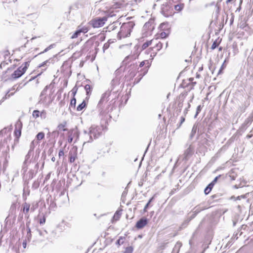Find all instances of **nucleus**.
<instances>
[{
  "mask_svg": "<svg viewBox=\"0 0 253 253\" xmlns=\"http://www.w3.org/2000/svg\"><path fill=\"white\" fill-rule=\"evenodd\" d=\"M53 44H51L50 45H49V46H48L47 48H46L41 53H44V52H45L46 51H47L48 50H49L50 49H51V47H52L53 46Z\"/></svg>",
  "mask_w": 253,
  "mask_h": 253,
  "instance_id": "nucleus-42",
  "label": "nucleus"
},
{
  "mask_svg": "<svg viewBox=\"0 0 253 253\" xmlns=\"http://www.w3.org/2000/svg\"><path fill=\"white\" fill-rule=\"evenodd\" d=\"M134 25L135 24L132 21L123 23L121 27L119 34L123 38L129 36Z\"/></svg>",
  "mask_w": 253,
  "mask_h": 253,
  "instance_id": "nucleus-1",
  "label": "nucleus"
},
{
  "mask_svg": "<svg viewBox=\"0 0 253 253\" xmlns=\"http://www.w3.org/2000/svg\"><path fill=\"white\" fill-rule=\"evenodd\" d=\"M75 159H76V157L75 156H70V163H73L74 162V161H75Z\"/></svg>",
  "mask_w": 253,
  "mask_h": 253,
  "instance_id": "nucleus-45",
  "label": "nucleus"
},
{
  "mask_svg": "<svg viewBox=\"0 0 253 253\" xmlns=\"http://www.w3.org/2000/svg\"><path fill=\"white\" fill-rule=\"evenodd\" d=\"M146 62H147V64H149V61L148 60L143 61L140 62V63L139 64V67H143L145 64V63Z\"/></svg>",
  "mask_w": 253,
  "mask_h": 253,
  "instance_id": "nucleus-44",
  "label": "nucleus"
},
{
  "mask_svg": "<svg viewBox=\"0 0 253 253\" xmlns=\"http://www.w3.org/2000/svg\"><path fill=\"white\" fill-rule=\"evenodd\" d=\"M45 218L43 217L42 219H40V223L41 224H42L43 223H44L45 222Z\"/></svg>",
  "mask_w": 253,
  "mask_h": 253,
  "instance_id": "nucleus-54",
  "label": "nucleus"
},
{
  "mask_svg": "<svg viewBox=\"0 0 253 253\" xmlns=\"http://www.w3.org/2000/svg\"><path fill=\"white\" fill-rule=\"evenodd\" d=\"M106 21L107 18L103 17L92 19L89 22V23L93 28H96L102 27Z\"/></svg>",
  "mask_w": 253,
  "mask_h": 253,
  "instance_id": "nucleus-5",
  "label": "nucleus"
},
{
  "mask_svg": "<svg viewBox=\"0 0 253 253\" xmlns=\"http://www.w3.org/2000/svg\"><path fill=\"white\" fill-rule=\"evenodd\" d=\"M205 209H206V208H205L204 207H202L201 205H199V206L195 207L193 209V211H194V212H196L197 213H198L199 212L203 211Z\"/></svg>",
  "mask_w": 253,
  "mask_h": 253,
  "instance_id": "nucleus-15",
  "label": "nucleus"
},
{
  "mask_svg": "<svg viewBox=\"0 0 253 253\" xmlns=\"http://www.w3.org/2000/svg\"><path fill=\"white\" fill-rule=\"evenodd\" d=\"M168 36V34L165 32H162L160 34V37L162 39L165 38Z\"/></svg>",
  "mask_w": 253,
  "mask_h": 253,
  "instance_id": "nucleus-40",
  "label": "nucleus"
},
{
  "mask_svg": "<svg viewBox=\"0 0 253 253\" xmlns=\"http://www.w3.org/2000/svg\"><path fill=\"white\" fill-rule=\"evenodd\" d=\"M182 102L183 100H181L178 104V107L180 108V110H181V108L182 107Z\"/></svg>",
  "mask_w": 253,
  "mask_h": 253,
  "instance_id": "nucleus-52",
  "label": "nucleus"
},
{
  "mask_svg": "<svg viewBox=\"0 0 253 253\" xmlns=\"http://www.w3.org/2000/svg\"><path fill=\"white\" fill-rule=\"evenodd\" d=\"M53 59L52 58H50L45 61H44L41 64L39 65L38 67L41 68L42 67H47L50 64H53Z\"/></svg>",
  "mask_w": 253,
  "mask_h": 253,
  "instance_id": "nucleus-12",
  "label": "nucleus"
},
{
  "mask_svg": "<svg viewBox=\"0 0 253 253\" xmlns=\"http://www.w3.org/2000/svg\"><path fill=\"white\" fill-rule=\"evenodd\" d=\"M38 204H36L35 205H33V206L30 208V210L31 211L33 212L38 207Z\"/></svg>",
  "mask_w": 253,
  "mask_h": 253,
  "instance_id": "nucleus-41",
  "label": "nucleus"
},
{
  "mask_svg": "<svg viewBox=\"0 0 253 253\" xmlns=\"http://www.w3.org/2000/svg\"><path fill=\"white\" fill-rule=\"evenodd\" d=\"M34 145V141H32L31 143V145H30V147H31V149H33L34 147H33Z\"/></svg>",
  "mask_w": 253,
  "mask_h": 253,
  "instance_id": "nucleus-61",
  "label": "nucleus"
},
{
  "mask_svg": "<svg viewBox=\"0 0 253 253\" xmlns=\"http://www.w3.org/2000/svg\"><path fill=\"white\" fill-rule=\"evenodd\" d=\"M78 29L80 30L81 33H86L89 30L88 28L86 26L81 27V26H78Z\"/></svg>",
  "mask_w": 253,
  "mask_h": 253,
  "instance_id": "nucleus-17",
  "label": "nucleus"
},
{
  "mask_svg": "<svg viewBox=\"0 0 253 253\" xmlns=\"http://www.w3.org/2000/svg\"><path fill=\"white\" fill-rule=\"evenodd\" d=\"M50 173H49L46 176V177H45V179L47 180L50 177Z\"/></svg>",
  "mask_w": 253,
  "mask_h": 253,
  "instance_id": "nucleus-58",
  "label": "nucleus"
},
{
  "mask_svg": "<svg viewBox=\"0 0 253 253\" xmlns=\"http://www.w3.org/2000/svg\"><path fill=\"white\" fill-rule=\"evenodd\" d=\"M109 95L110 93L109 92H105L102 95L101 99L97 105V107L100 111V114L101 115H104L107 113V111L106 110H104L103 108L104 104L107 102V98L109 97Z\"/></svg>",
  "mask_w": 253,
  "mask_h": 253,
  "instance_id": "nucleus-2",
  "label": "nucleus"
},
{
  "mask_svg": "<svg viewBox=\"0 0 253 253\" xmlns=\"http://www.w3.org/2000/svg\"><path fill=\"white\" fill-rule=\"evenodd\" d=\"M93 139L100 137L102 134V127L100 126L92 125L88 129Z\"/></svg>",
  "mask_w": 253,
  "mask_h": 253,
  "instance_id": "nucleus-4",
  "label": "nucleus"
},
{
  "mask_svg": "<svg viewBox=\"0 0 253 253\" xmlns=\"http://www.w3.org/2000/svg\"><path fill=\"white\" fill-rule=\"evenodd\" d=\"M131 57V56H127L126 57L124 61H126L127 60V59H128L129 58H130Z\"/></svg>",
  "mask_w": 253,
  "mask_h": 253,
  "instance_id": "nucleus-62",
  "label": "nucleus"
},
{
  "mask_svg": "<svg viewBox=\"0 0 253 253\" xmlns=\"http://www.w3.org/2000/svg\"><path fill=\"white\" fill-rule=\"evenodd\" d=\"M121 215V211H117L115 212L113 218L115 220H117L120 218Z\"/></svg>",
  "mask_w": 253,
  "mask_h": 253,
  "instance_id": "nucleus-27",
  "label": "nucleus"
},
{
  "mask_svg": "<svg viewBox=\"0 0 253 253\" xmlns=\"http://www.w3.org/2000/svg\"><path fill=\"white\" fill-rule=\"evenodd\" d=\"M169 8L168 6H166L165 7H164L162 10V13L165 17H169V16L172 15V12L170 11L169 13H167L166 12V10H167Z\"/></svg>",
  "mask_w": 253,
  "mask_h": 253,
  "instance_id": "nucleus-18",
  "label": "nucleus"
},
{
  "mask_svg": "<svg viewBox=\"0 0 253 253\" xmlns=\"http://www.w3.org/2000/svg\"><path fill=\"white\" fill-rule=\"evenodd\" d=\"M42 113L43 112L40 113V112L39 110H34L33 112V117L36 119L39 117L40 114L41 116Z\"/></svg>",
  "mask_w": 253,
  "mask_h": 253,
  "instance_id": "nucleus-23",
  "label": "nucleus"
},
{
  "mask_svg": "<svg viewBox=\"0 0 253 253\" xmlns=\"http://www.w3.org/2000/svg\"><path fill=\"white\" fill-rule=\"evenodd\" d=\"M176 10L180 11L182 9V7L180 5H175L174 6Z\"/></svg>",
  "mask_w": 253,
  "mask_h": 253,
  "instance_id": "nucleus-39",
  "label": "nucleus"
},
{
  "mask_svg": "<svg viewBox=\"0 0 253 253\" xmlns=\"http://www.w3.org/2000/svg\"><path fill=\"white\" fill-rule=\"evenodd\" d=\"M194 153V148L191 145H190L189 147L185 151L183 154V160L187 161L188 159L193 155Z\"/></svg>",
  "mask_w": 253,
  "mask_h": 253,
  "instance_id": "nucleus-8",
  "label": "nucleus"
},
{
  "mask_svg": "<svg viewBox=\"0 0 253 253\" xmlns=\"http://www.w3.org/2000/svg\"><path fill=\"white\" fill-rule=\"evenodd\" d=\"M218 44L217 42L215 41L213 42V43L211 45V49H214L216 47L218 46Z\"/></svg>",
  "mask_w": 253,
  "mask_h": 253,
  "instance_id": "nucleus-37",
  "label": "nucleus"
},
{
  "mask_svg": "<svg viewBox=\"0 0 253 253\" xmlns=\"http://www.w3.org/2000/svg\"><path fill=\"white\" fill-rule=\"evenodd\" d=\"M29 66V62H25L21 66L19 67L13 74H12L11 77L14 79L20 78L25 73Z\"/></svg>",
  "mask_w": 253,
  "mask_h": 253,
  "instance_id": "nucleus-3",
  "label": "nucleus"
},
{
  "mask_svg": "<svg viewBox=\"0 0 253 253\" xmlns=\"http://www.w3.org/2000/svg\"><path fill=\"white\" fill-rule=\"evenodd\" d=\"M252 122V121L250 119V118H249V117L246 120V121H245V123L246 124V125H248V124H250L251 123V122Z\"/></svg>",
  "mask_w": 253,
  "mask_h": 253,
  "instance_id": "nucleus-46",
  "label": "nucleus"
},
{
  "mask_svg": "<svg viewBox=\"0 0 253 253\" xmlns=\"http://www.w3.org/2000/svg\"><path fill=\"white\" fill-rule=\"evenodd\" d=\"M76 98L74 97L71 100V102H70V107H73L74 108H75L76 107Z\"/></svg>",
  "mask_w": 253,
  "mask_h": 253,
  "instance_id": "nucleus-29",
  "label": "nucleus"
},
{
  "mask_svg": "<svg viewBox=\"0 0 253 253\" xmlns=\"http://www.w3.org/2000/svg\"><path fill=\"white\" fill-rule=\"evenodd\" d=\"M185 121V118L184 117H181V120H180V125H179V126H180Z\"/></svg>",
  "mask_w": 253,
  "mask_h": 253,
  "instance_id": "nucleus-53",
  "label": "nucleus"
},
{
  "mask_svg": "<svg viewBox=\"0 0 253 253\" xmlns=\"http://www.w3.org/2000/svg\"><path fill=\"white\" fill-rule=\"evenodd\" d=\"M147 222L146 218H142L136 222L135 226L138 229H141L147 224Z\"/></svg>",
  "mask_w": 253,
  "mask_h": 253,
  "instance_id": "nucleus-9",
  "label": "nucleus"
},
{
  "mask_svg": "<svg viewBox=\"0 0 253 253\" xmlns=\"http://www.w3.org/2000/svg\"><path fill=\"white\" fill-rule=\"evenodd\" d=\"M30 152H31V150H30L29 151V152L28 153V154L26 155L25 158V161L23 163V169H26L25 170H27V164L28 163V161L30 158Z\"/></svg>",
  "mask_w": 253,
  "mask_h": 253,
  "instance_id": "nucleus-14",
  "label": "nucleus"
},
{
  "mask_svg": "<svg viewBox=\"0 0 253 253\" xmlns=\"http://www.w3.org/2000/svg\"><path fill=\"white\" fill-rule=\"evenodd\" d=\"M152 23V21H149L147 23H146L144 26H143V29L144 30H151V29H153L154 28V27H150L151 26V23Z\"/></svg>",
  "mask_w": 253,
  "mask_h": 253,
  "instance_id": "nucleus-19",
  "label": "nucleus"
},
{
  "mask_svg": "<svg viewBox=\"0 0 253 253\" xmlns=\"http://www.w3.org/2000/svg\"><path fill=\"white\" fill-rule=\"evenodd\" d=\"M47 89H48V86L46 85L44 88V89L42 90L40 97L46 96L45 94H46V91L47 90Z\"/></svg>",
  "mask_w": 253,
  "mask_h": 253,
  "instance_id": "nucleus-31",
  "label": "nucleus"
},
{
  "mask_svg": "<svg viewBox=\"0 0 253 253\" xmlns=\"http://www.w3.org/2000/svg\"><path fill=\"white\" fill-rule=\"evenodd\" d=\"M133 250V249L132 247H128L126 248L125 251L123 252V253H132Z\"/></svg>",
  "mask_w": 253,
  "mask_h": 253,
  "instance_id": "nucleus-30",
  "label": "nucleus"
},
{
  "mask_svg": "<svg viewBox=\"0 0 253 253\" xmlns=\"http://www.w3.org/2000/svg\"><path fill=\"white\" fill-rule=\"evenodd\" d=\"M210 189H209L207 187L205 189L204 192L205 194L207 195L211 192Z\"/></svg>",
  "mask_w": 253,
  "mask_h": 253,
  "instance_id": "nucleus-48",
  "label": "nucleus"
},
{
  "mask_svg": "<svg viewBox=\"0 0 253 253\" xmlns=\"http://www.w3.org/2000/svg\"><path fill=\"white\" fill-rule=\"evenodd\" d=\"M81 34V32L80 30L78 29L71 36V39H75L77 38Z\"/></svg>",
  "mask_w": 253,
  "mask_h": 253,
  "instance_id": "nucleus-26",
  "label": "nucleus"
},
{
  "mask_svg": "<svg viewBox=\"0 0 253 253\" xmlns=\"http://www.w3.org/2000/svg\"><path fill=\"white\" fill-rule=\"evenodd\" d=\"M110 46V43L108 42H106L104 43L103 46V51L104 52Z\"/></svg>",
  "mask_w": 253,
  "mask_h": 253,
  "instance_id": "nucleus-33",
  "label": "nucleus"
},
{
  "mask_svg": "<svg viewBox=\"0 0 253 253\" xmlns=\"http://www.w3.org/2000/svg\"><path fill=\"white\" fill-rule=\"evenodd\" d=\"M66 125V123H64L63 124H60L58 126V128L60 130H62L65 131L67 130V129L65 128V126Z\"/></svg>",
  "mask_w": 253,
  "mask_h": 253,
  "instance_id": "nucleus-24",
  "label": "nucleus"
},
{
  "mask_svg": "<svg viewBox=\"0 0 253 253\" xmlns=\"http://www.w3.org/2000/svg\"><path fill=\"white\" fill-rule=\"evenodd\" d=\"M182 243L180 242H177L174 247H173L171 253H178L180 250V249L182 247Z\"/></svg>",
  "mask_w": 253,
  "mask_h": 253,
  "instance_id": "nucleus-11",
  "label": "nucleus"
},
{
  "mask_svg": "<svg viewBox=\"0 0 253 253\" xmlns=\"http://www.w3.org/2000/svg\"><path fill=\"white\" fill-rule=\"evenodd\" d=\"M73 137L72 136V135H69L68 136V142L69 143H71L73 141Z\"/></svg>",
  "mask_w": 253,
  "mask_h": 253,
  "instance_id": "nucleus-49",
  "label": "nucleus"
},
{
  "mask_svg": "<svg viewBox=\"0 0 253 253\" xmlns=\"http://www.w3.org/2000/svg\"><path fill=\"white\" fill-rule=\"evenodd\" d=\"M201 109H202V107L201 105H199L197 108V110H196V113L195 114V118H196L197 115H198V114L201 112Z\"/></svg>",
  "mask_w": 253,
  "mask_h": 253,
  "instance_id": "nucleus-36",
  "label": "nucleus"
},
{
  "mask_svg": "<svg viewBox=\"0 0 253 253\" xmlns=\"http://www.w3.org/2000/svg\"><path fill=\"white\" fill-rule=\"evenodd\" d=\"M152 42V40H150L144 42L142 45V49L143 50L146 49L147 47H148L151 44Z\"/></svg>",
  "mask_w": 253,
  "mask_h": 253,
  "instance_id": "nucleus-22",
  "label": "nucleus"
},
{
  "mask_svg": "<svg viewBox=\"0 0 253 253\" xmlns=\"http://www.w3.org/2000/svg\"><path fill=\"white\" fill-rule=\"evenodd\" d=\"M22 211L25 214V216L28 217L29 215L28 214L29 211L30 210V205L27 203H24L22 204Z\"/></svg>",
  "mask_w": 253,
  "mask_h": 253,
  "instance_id": "nucleus-10",
  "label": "nucleus"
},
{
  "mask_svg": "<svg viewBox=\"0 0 253 253\" xmlns=\"http://www.w3.org/2000/svg\"><path fill=\"white\" fill-rule=\"evenodd\" d=\"M27 235L28 236H31V229L29 227H27Z\"/></svg>",
  "mask_w": 253,
  "mask_h": 253,
  "instance_id": "nucleus-55",
  "label": "nucleus"
},
{
  "mask_svg": "<svg viewBox=\"0 0 253 253\" xmlns=\"http://www.w3.org/2000/svg\"><path fill=\"white\" fill-rule=\"evenodd\" d=\"M22 126V123L20 120H18L15 124L14 134L17 138H19L21 135Z\"/></svg>",
  "mask_w": 253,
  "mask_h": 253,
  "instance_id": "nucleus-7",
  "label": "nucleus"
},
{
  "mask_svg": "<svg viewBox=\"0 0 253 253\" xmlns=\"http://www.w3.org/2000/svg\"><path fill=\"white\" fill-rule=\"evenodd\" d=\"M249 194V193H247L245 195H241V196H238L237 197H236V200H241L242 198H243V199H245V198H247V195Z\"/></svg>",
  "mask_w": 253,
  "mask_h": 253,
  "instance_id": "nucleus-35",
  "label": "nucleus"
},
{
  "mask_svg": "<svg viewBox=\"0 0 253 253\" xmlns=\"http://www.w3.org/2000/svg\"><path fill=\"white\" fill-rule=\"evenodd\" d=\"M86 103L85 101H83L81 104L79 105L77 108V110L78 111H81L86 107Z\"/></svg>",
  "mask_w": 253,
  "mask_h": 253,
  "instance_id": "nucleus-16",
  "label": "nucleus"
},
{
  "mask_svg": "<svg viewBox=\"0 0 253 253\" xmlns=\"http://www.w3.org/2000/svg\"><path fill=\"white\" fill-rule=\"evenodd\" d=\"M44 137V133L42 132H40L38 133L36 136V137L38 140H41Z\"/></svg>",
  "mask_w": 253,
  "mask_h": 253,
  "instance_id": "nucleus-25",
  "label": "nucleus"
},
{
  "mask_svg": "<svg viewBox=\"0 0 253 253\" xmlns=\"http://www.w3.org/2000/svg\"><path fill=\"white\" fill-rule=\"evenodd\" d=\"M197 129H198L197 126L196 125H194L193 126V128H192V131H191V132L190 134V137L191 138H192L193 137V136L195 135Z\"/></svg>",
  "mask_w": 253,
  "mask_h": 253,
  "instance_id": "nucleus-21",
  "label": "nucleus"
},
{
  "mask_svg": "<svg viewBox=\"0 0 253 253\" xmlns=\"http://www.w3.org/2000/svg\"><path fill=\"white\" fill-rule=\"evenodd\" d=\"M64 154V151L63 150H60L59 152V154H58V155H59V157H61V156H63Z\"/></svg>",
  "mask_w": 253,
  "mask_h": 253,
  "instance_id": "nucleus-50",
  "label": "nucleus"
},
{
  "mask_svg": "<svg viewBox=\"0 0 253 253\" xmlns=\"http://www.w3.org/2000/svg\"><path fill=\"white\" fill-rule=\"evenodd\" d=\"M221 177V175H219L218 176L215 177L214 179L212 181L211 183L214 185L217 181V180L219 177Z\"/></svg>",
  "mask_w": 253,
  "mask_h": 253,
  "instance_id": "nucleus-38",
  "label": "nucleus"
},
{
  "mask_svg": "<svg viewBox=\"0 0 253 253\" xmlns=\"http://www.w3.org/2000/svg\"><path fill=\"white\" fill-rule=\"evenodd\" d=\"M51 161L52 162H54L55 161V158L54 157H53L52 158H51Z\"/></svg>",
  "mask_w": 253,
  "mask_h": 253,
  "instance_id": "nucleus-63",
  "label": "nucleus"
},
{
  "mask_svg": "<svg viewBox=\"0 0 253 253\" xmlns=\"http://www.w3.org/2000/svg\"><path fill=\"white\" fill-rule=\"evenodd\" d=\"M90 134H91L89 130H84L82 136V139L84 142V144L86 143L91 142L93 140V139L92 137V135H91Z\"/></svg>",
  "mask_w": 253,
  "mask_h": 253,
  "instance_id": "nucleus-6",
  "label": "nucleus"
},
{
  "mask_svg": "<svg viewBox=\"0 0 253 253\" xmlns=\"http://www.w3.org/2000/svg\"><path fill=\"white\" fill-rule=\"evenodd\" d=\"M53 44H51L50 45H49V46H48L47 48H46L41 53H44V52H45L46 51H47L48 50H49L50 49H51V47H52L53 46Z\"/></svg>",
  "mask_w": 253,
  "mask_h": 253,
  "instance_id": "nucleus-43",
  "label": "nucleus"
},
{
  "mask_svg": "<svg viewBox=\"0 0 253 253\" xmlns=\"http://www.w3.org/2000/svg\"><path fill=\"white\" fill-rule=\"evenodd\" d=\"M231 199H233V200H236V197L235 196H232L231 197Z\"/></svg>",
  "mask_w": 253,
  "mask_h": 253,
  "instance_id": "nucleus-64",
  "label": "nucleus"
},
{
  "mask_svg": "<svg viewBox=\"0 0 253 253\" xmlns=\"http://www.w3.org/2000/svg\"><path fill=\"white\" fill-rule=\"evenodd\" d=\"M214 185L211 183V182L207 186V187L209 188V189H210V190H211L212 189V188H213Z\"/></svg>",
  "mask_w": 253,
  "mask_h": 253,
  "instance_id": "nucleus-51",
  "label": "nucleus"
},
{
  "mask_svg": "<svg viewBox=\"0 0 253 253\" xmlns=\"http://www.w3.org/2000/svg\"><path fill=\"white\" fill-rule=\"evenodd\" d=\"M46 100V96L40 97L39 103L42 104L44 106H48L49 104V102H47Z\"/></svg>",
  "mask_w": 253,
  "mask_h": 253,
  "instance_id": "nucleus-13",
  "label": "nucleus"
},
{
  "mask_svg": "<svg viewBox=\"0 0 253 253\" xmlns=\"http://www.w3.org/2000/svg\"><path fill=\"white\" fill-rule=\"evenodd\" d=\"M39 233H40V235H44V233L46 234V233H47V232H46V231H44L42 233L41 231H40V232H39Z\"/></svg>",
  "mask_w": 253,
  "mask_h": 253,
  "instance_id": "nucleus-60",
  "label": "nucleus"
},
{
  "mask_svg": "<svg viewBox=\"0 0 253 253\" xmlns=\"http://www.w3.org/2000/svg\"><path fill=\"white\" fill-rule=\"evenodd\" d=\"M84 89L85 90L86 95L87 96H89L91 92L90 85L89 84H86L84 86Z\"/></svg>",
  "mask_w": 253,
  "mask_h": 253,
  "instance_id": "nucleus-20",
  "label": "nucleus"
},
{
  "mask_svg": "<svg viewBox=\"0 0 253 253\" xmlns=\"http://www.w3.org/2000/svg\"><path fill=\"white\" fill-rule=\"evenodd\" d=\"M153 199V197L151 198L148 201V202L147 203V204L145 205L144 208V211H146L147 208H148V206L149 205V204H150V203L152 201Z\"/></svg>",
  "mask_w": 253,
  "mask_h": 253,
  "instance_id": "nucleus-34",
  "label": "nucleus"
},
{
  "mask_svg": "<svg viewBox=\"0 0 253 253\" xmlns=\"http://www.w3.org/2000/svg\"><path fill=\"white\" fill-rule=\"evenodd\" d=\"M249 118L253 121V113H252L249 117Z\"/></svg>",
  "mask_w": 253,
  "mask_h": 253,
  "instance_id": "nucleus-59",
  "label": "nucleus"
},
{
  "mask_svg": "<svg viewBox=\"0 0 253 253\" xmlns=\"http://www.w3.org/2000/svg\"><path fill=\"white\" fill-rule=\"evenodd\" d=\"M125 239V237H120L117 241L116 244L118 245L119 246L122 245L124 242Z\"/></svg>",
  "mask_w": 253,
  "mask_h": 253,
  "instance_id": "nucleus-28",
  "label": "nucleus"
},
{
  "mask_svg": "<svg viewBox=\"0 0 253 253\" xmlns=\"http://www.w3.org/2000/svg\"><path fill=\"white\" fill-rule=\"evenodd\" d=\"M197 214L198 213H197L196 212H194V211H193V213L191 216V218L192 219V218H194Z\"/></svg>",
  "mask_w": 253,
  "mask_h": 253,
  "instance_id": "nucleus-56",
  "label": "nucleus"
},
{
  "mask_svg": "<svg viewBox=\"0 0 253 253\" xmlns=\"http://www.w3.org/2000/svg\"><path fill=\"white\" fill-rule=\"evenodd\" d=\"M47 89H48V86L46 85L44 88V89L42 90L40 97L46 96L45 94H46V91L47 90Z\"/></svg>",
  "mask_w": 253,
  "mask_h": 253,
  "instance_id": "nucleus-32",
  "label": "nucleus"
},
{
  "mask_svg": "<svg viewBox=\"0 0 253 253\" xmlns=\"http://www.w3.org/2000/svg\"><path fill=\"white\" fill-rule=\"evenodd\" d=\"M22 246H23L24 248H26V242L25 241L23 242Z\"/></svg>",
  "mask_w": 253,
  "mask_h": 253,
  "instance_id": "nucleus-57",
  "label": "nucleus"
},
{
  "mask_svg": "<svg viewBox=\"0 0 253 253\" xmlns=\"http://www.w3.org/2000/svg\"><path fill=\"white\" fill-rule=\"evenodd\" d=\"M156 47H157L158 50H160L162 48V43L159 42L156 44Z\"/></svg>",
  "mask_w": 253,
  "mask_h": 253,
  "instance_id": "nucleus-47",
  "label": "nucleus"
}]
</instances>
